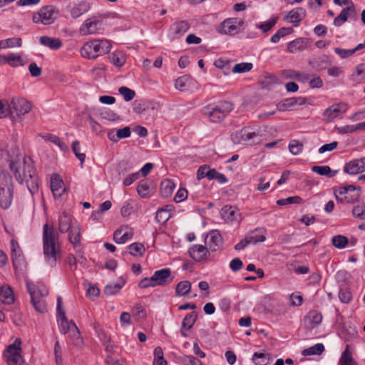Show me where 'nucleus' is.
<instances>
[{"label":"nucleus","mask_w":365,"mask_h":365,"mask_svg":"<svg viewBox=\"0 0 365 365\" xmlns=\"http://www.w3.org/2000/svg\"><path fill=\"white\" fill-rule=\"evenodd\" d=\"M46 141H49L56 145L62 151L68 150V146L58 136L53 134H46L42 136Z\"/></svg>","instance_id":"40"},{"label":"nucleus","mask_w":365,"mask_h":365,"mask_svg":"<svg viewBox=\"0 0 365 365\" xmlns=\"http://www.w3.org/2000/svg\"><path fill=\"white\" fill-rule=\"evenodd\" d=\"M264 137V135L259 128L245 127L232 133L231 140L235 144L253 145L262 143Z\"/></svg>","instance_id":"3"},{"label":"nucleus","mask_w":365,"mask_h":365,"mask_svg":"<svg viewBox=\"0 0 365 365\" xmlns=\"http://www.w3.org/2000/svg\"><path fill=\"white\" fill-rule=\"evenodd\" d=\"M22 45V40L21 38H9L3 41L2 48H9L14 47H21Z\"/></svg>","instance_id":"56"},{"label":"nucleus","mask_w":365,"mask_h":365,"mask_svg":"<svg viewBox=\"0 0 365 365\" xmlns=\"http://www.w3.org/2000/svg\"><path fill=\"white\" fill-rule=\"evenodd\" d=\"M322 320V314L317 311H310L304 318L306 326L309 329H314L317 327Z\"/></svg>","instance_id":"25"},{"label":"nucleus","mask_w":365,"mask_h":365,"mask_svg":"<svg viewBox=\"0 0 365 365\" xmlns=\"http://www.w3.org/2000/svg\"><path fill=\"white\" fill-rule=\"evenodd\" d=\"M28 292L31 297V302L34 307L35 310L40 313H43L46 311V304L41 297L36 295L35 291H33L30 287L29 282H26Z\"/></svg>","instance_id":"18"},{"label":"nucleus","mask_w":365,"mask_h":365,"mask_svg":"<svg viewBox=\"0 0 365 365\" xmlns=\"http://www.w3.org/2000/svg\"><path fill=\"white\" fill-rule=\"evenodd\" d=\"M154 285L157 286H166L172 282L173 277L171 274V270L169 268H164L154 272L152 275Z\"/></svg>","instance_id":"13"},{"label":"nucleus","mask_w":365,"mask_h":365,"mask_svg":"<svg viewBox=\"0 0 365 365\" xmlns=\"http://www.w3.org/2000/svg\"><path fill=\"white\" fill-rule=\"evenodd\" d=\"M302 200L299 196H292L287 198L277 200V205L279 206H284L289 204H299Z\"/></svg>","instance_id":"59"},{"label":"nucleus","mask_w":365,"mask_h":365,"mask_svg":"<svg viewBox=\"0 0 365 365\" xmlns=\"http://www.w3.org/2000/svg\"><path fill=\"white\" fill-rule=\"evenodd\" d=\"M350 3L351 5L343 9L340 14L334 19V26H340L347 21L348 16H355L356 10L354 5L352 2Z\"/></svg>","instance_id":"19"},{"label":"nucleus","mask_w":365,"mask_h":365,"mask_svg":"<svg viewBox=\"0 0 365 365\" xmlns=\"http://www.w3.org/2000/svg\"><path fill=\"white\" fill-rule=\"evenodd\" d=\"M252 360L256 365H267L269 362V355L266 353L255 352Z\"/></svg>","instance_id":"51"},{"label":"nucleus","mask_w":365,"mask_h":365,"mask_svg":"<svg viewBox=\"0 0 365 365\" xmlns=\"http://www.w3.org/2000/svg\"><path fill=\"white\" fill-rule=\"evenodd\" d=\"M253 68L252 63L243 62L237 63L232 68V72L234 73H244L250 71Z\"/></svg>","instance_id":"53"},{"label":"nucleus","mask_w":365,"mask_h":365,"mask_svg":"<svg viewBox=\"0 0 365 365\" xmlns=\"http://www.w3.org/2000/svg\"><path fill=\"white\" fill-rule=\"evenodd\" d=\"M21 340L16 338L4 352L7 365H26L21 356Z\"/></svg>","instance_id":"6"},{"label":"nucleus","mask_w":365,"mask_h":365,"mask_svg":"<svg viewBox=\"0 0 365 365\" xmlns=\"http://www.w3.org/2000/svg\"><path fill=\"white\" fill-rule=\"evenodd\" d=\"M60 331L63 334H70V336L73 339H80L81 333L75 322H68L66 316V312H62L61 314H57Z\"/></svg>","instance_id":"8"},{"label":"nucleus","mask_w":365,"mask_h":365,"mask_svg":"<svg viewBox=\"0 0 365 365\" xmlns=\"http://www.w3.org/2000/svg\"><path fill=\"white\" fill-rule=\"evenodd\" d=\"M243 219L241 212L236 207L230 206V228L237 230Z\"/></svg>","instance_id":"24"},{"label":"nucleus","mask_w":365,"mask_h":365,"mask_svg":"<svg viewBox=\"0 0 365 365\" xmlns=\"http://www.w3.org/2000/svg\"><path fill=\"white\" fill-rule=\"evenodd\" d=\"M340 365H357L354 359L351 356V353L349 349V346H346L345 350L342 352L339 359Z\"/></svg>","instance_id":"41"},{"label":"nucleus","mask_w":365,"mask_h":365,"mask_svg":"<svg viewBox=\"0 0 365 365\" xmlns=\"http://www.w3.org/2000/svg\"><path fill=\"white\" fill-rule=\"evenodd\" d=\"M11 312L10 317L12 322L17 326H21L23 324L22 314L17 306L14 307L9 310Z\"/></svg>","instance_id":"52"},{"label":"nucleus","mask_w":365,"mask_h":365,"mask_svg":"<svg viewBox=\"0 0 365 365\" xmlns=\"http://www.w3.org/2000/svg\"><path fill=\"white\" fill-rule=\"evenodd\" d=\"M9 168L20 184L25 183L33 195L38 190V177L31 158L24 156L22 160H11Z\"/></svg>","instance_id":"1"},{"label":"nucleus","mask_w":365,"mask_h":365,"mask_svg":"<svg viewBox=\"0 0 365 365\" xmlns=\"http://www.w3.org/2000/svg\"><path fill=\"white\" fill-rule=\"evenodd\" d=\"M192 80V78L189 76L185 75L180 76L175 80V87L178 90L184 91L187 90V87L189 86Z\"/></svg>","instance_id":"44"},{"label":"nucleus","mask_w":365,"mask_h":365,"mask_svg":"<svg viewBox=\"0 0 365 365\" xmlns=\"http://www.w3.org/2000/svg\"><path fill=\"white\" fill-rule=\"evenodd\" d=\"M170 217V213L169 210L165 208L158 209L156 212L155 220L159 224L165 223Z\"/></svg>","instance_id":"54"},{"label":"nucleus","mask_w":365,"mask_h":365,"mask_svg":"<svg viewBox=\"0 0 365 365\" xmlns=\"http://www.w3.org/2000/svg\"><path fill=\"white\" fill-rule=\"evenodd\" d=\"M9 108L10 112L13 110L18 117H21L31 110V103L24 98L14 97L9 105Z\"/></svg>","instance_id":"10"},{"label":"nucleus","mask_w":365,"mask_h":365,"mask_svg":"<svg viewBox=\"0 0 365 365\" xmlns=\"http://www.w3.org/2000/svg\"><path fill=\"white\" fill-rule=\"evenodd\" d=\"M111 47V43L108 40L94 39L84 43L81 48V54L83 58L95 59L108 53Z\"/></svg>","instance_id":"4"},{"label":"nucleus","mask_w":365,"mask_h":365,"mask_svg":"<svg viewBox=\"0 0 365 365\" xmlns=\"http://www.w3.org/2000/svg\"><path fill=\"white\" fill-rule=\"evenodd\" d=\"M11 259L15 271L22 270L25 260L21 249L16 240H11Z\"/></svg>","instance_id":"11"},{"label":"nucleus","mask_w":365,"mask_h":365,"mask_svg":"<svg viewBox=\"0 0 365 365\" xmlns=\"http://www.w3.org/2000/svg\"><path fill=\"white\" fill-rule=\"evenodd\" d=\"M118 92L120 95H122L124 98V100L125 101H130L133 99V98L135 96V91L125 87V86H121L118 88Z\"/></svg>","instance_id":"58"},{"label":"nucleus","mask_w":365,"mask_h":365,"mask_svg":"<svg viewBox=\"0 0 365 365\" xmlns=\"http://www.w3.org/2000/svg\"><path fill=\"white\" fill-rule=\"evenodd\" d=\"M58 234L53 225L46 223L43 227V250L46 262L51 267L61 258V247L58 243Z\"/></svg>","instance_id":"2"},{"label":"nucleus","mask_w":365,"mask_h":365,"mask_svg":"<svg viewBox=\"0 0 365 365\" xmlns=\"http://www.w3.org/2000/svg\"><path fill=\"white\" fill-rule=\"evenodd\" d=\"M14 185L11 175L6 171L0 173V206L7 209L13 199Z\"/></svg>","instance_id":"5"},{"label":"nucleus","mask_w":365,"mask_h":365,"mask_svg":"<svg viewBox=\"0 0 365 365\" xmlns=\"http://www.w3.org/2000/svg\"><path fill=\"white\" fill-rule=\"evenodd\" d=\"M277 16H273L269 21L259 25L258 28L260 29L263 32H267L274 26V25L277 24Z\"/></svg>","instance_id":"63"},{"label":"nucleus","mask_w":365,"mask_h":365,"mask_svg":"<svg viewBox=\"0 0 365 365\" xmlns=\"http://www.w3.org/2000/svg\"><path fill=\"white\" fill-rule=\"evenodd\" d=\"M71 148L74 153L76 157L81 161V165L83 166V163L86 159V154L80 153V143L78 140H75L72 143Z\"/></svg>","instance_id":"60"},{"label":"nucleus","mask_w":365,"mask_h":365,"mask_svg":"<svg viewBox=\"0 0 365 365\" xmlns=\"http://www.w3.org/2000/svg\"><path fill=\"white\" fill-rule=\"evenodd\" d=\"M292 31L293 29L291 27H282L272 36L270 41L274 43H277L281 38L291 34Z\"/></svg>","instance_id":"49"},{"label":"nucleus","mask_w":365,"mask_h":365,"mask_svg":"<svg viewBox=\"0 0 365 365\" xmlns=\"http://www.w3.org/2000/svg\"><path fill=\"white\" fill-rule=\"evenodd\" d=\"M90 9V4L86 1H81L75 4L71 9V15L73 19L80 17Z\"/></svg>","instance_id":"28"},{"label":"nucleus","mask_w":365,"mask_h":365,"mask_svg":"<svg viewBox=\"0 0 365 365\" xmlns=\"http://www.w3.org/2000/svg\"><path fill=\"white\" fill-rule=\"evenodd\" d=\"M331 242H332V245L335 247H336L338 249H342L346 246V245L348 243V239L345 236L339 235L334 236L332 238Z\"/></svg>","instance_id":"57"},{"label":"nucleus","mask_w":365,"mask_h":365,"mask_svg":"<svg viewBox=\"0 0 365 365\" xmlns=\"http://www.w3.org/2000/svg\"><path fill=\"white\" fill-rule=\"evenodd\" d=\"M337 201L342 203H354L361 195V188L354 185H345L339 188L338 192L334 193Z\"/></svg>","instance_id":"7"},{"label":"nucleus","mask_w":365,"mask_h":365,"mask_svg":"<svg viewBox=\"0 0 365 365\" xmlns=\"http://www.w3.org/2000/svg\"><path fill=\"white\" fill-rule=\"evenodd\" d=\"M205 243L212 252L217 251L222 244V238L217 230H212L207 233Z\"/></svg>","instance_id":"15"},{"label":"nucleus","mask_w":365,"mask_h":365,"mask_svg":"<svg viewBox=\"0 0 365 365\" xmlns=\"http://www.w3.org/2000/svg\"><path fill=\"white\" fill-rule=\"evenodd\" d=\"M125 282L123 279H120V282H110L108 283L104 289V294L107 296H111L117 294L125 285Z\"/></svg>","instance_id":"31"},{"label":"nucleus","mask_w":365,"mask_h":365,"mask_svg":"<svg viewBox=\"0 0 365 365\" xmlns=\"http://www.w3.org/2000/svg\"><path fill=\"white\" fill-rule=\"evenodd\" d=\"M190 257L197 262H200L207 258L208 248L201 245H195L189 250Z\"/></svg>","instance_id":"20"},{"label":"nucleus","mask_w":365,"mask_h":365,"mask_svg":"<svg viewBox=\"0 0 365 365\" xmlns=\"http://www.w3.org/2000/svg\"><path fill=\"white\" fill-rule=\"evenodd\" d=\"M324 351V346L322 344L318 343L309 348L305 349L302 351L304 356L312 355H319Z\"/></svg>","instance_id":"43"},{"label":"nucleus","mask_w":365,"mask_h":365,"mask_svg":"<svg viewBox=\"0 0 365 365\" xmlns=\"http://www.w3.org/2000/svg\"><path fill=\"white\" fill-rule=\"evenodd\" d=\"M306 48V43L303 38H297L291 41L287 46L289 53H295L302 51Z\"/></svg>","instance_id":"32"},{"label":"nucleus","mask_w":365,"mask_h":365,"mask_svg":"<svg viewBox=\"0 0 365 365\" xmlns=\"http://www.w3.org/2000/svg\"><path fill=\"white\" fill-rule=\"evenodd\" d=\"M191 290V283L187 281L180 282L175 287V294L178 297L185 296L190 293Z\"/></svg>","instance_id":"33"},{"label":"nucleus","mask_w":365,"mask_h":365,"mask_svg":"<svg viewBox=\"0 0 365 365\" xmlns=\"http://www.w3.org/2000/svg\"><path fill=\"white\" fill-rule=\"evenodd\" d=\"M344 171L349 175H356L365 171V157L359 159H354L346 163Z\"/></svg>","instance_id":"14"},{"label":"nucleus","mask_w":365,"mask_h":365,"mask_svg":"<svg viewBox=\"0 0 365 365\" xmlns=\"http://www.w3.org/2000/svg\"><path fill=\"white\" fill-rule=\"evenodd\" d=\"M354 217L359 220H365V203H361L354 206L352 209Z\"/></svg>","instance_id":"61"},{"label":"nucleus","mask_w":365,"mask_h":365,"mask_svg":"<svg viewBox=\"0 0 365 365\" xmlns=\"http://www.w3.org/2000/svg\"><path fill=\"white\" fill-rule=\"evenodd\" d=\"M69 232V241L70 242L76 246L80 244L81 242V230L78 226H73V227L68 231Z\"/></svg>","instance_id":"46"},{"label":"nucleus","mask_w":365,"mask_h":365,"mask_svg":"<svg viewBox=\"0 0 365 365\" xmlns=\"http://www.w3.org/2000/svg\"><path fill=\"white\" fill-rule=\"evenodd\" d=\"M213 173L214 169H211L207 165H202L197 170V178L200 180L207 178L209 180H211V178H213Z\"/></svg>","instance_id":"35"},{"label":"nucleus","mask_w":365,"mask_h":365,"mask_svg":"<svg viewBox=\"0 0 365 365\" xmlns=\"http://www.w3.org/2000/svg\"><path fill=\"white\" fill-rule=\"evenodd\" d=\"M101 21L93 19H88L80 27L79 31L82 35L94 34L101 29Z\"/></svg>","instance_id":"16"},{"label":"nucleus","mask_w":365,"mask_h":365,"mask_svg":"<svg viewBox=\"0 0 365 365\" xmlns=\"http://www.w3.org/2000/svg\"><path fill=\"white\" fill-rule=\"evenodd\" d=\"M110 62L115 66H123L125 61L126 58L124 53L121 52H113L109 56Z\"/></svg>","instance_id":"39"},{"label":"nucleus","mask_w":365,"mask_h":365,"mask_svg":"<svg viewBox=\"0 0 365 365\" xmlns=\"http://www.w3.org/2000/svg\"><path fill=\"white\" fill-rule=\"evenodd\" d=\"M306 16V11L302 7L291 10L285 16V19L297 26L299 23Z\"/></svg>","instance_id":"22"},{"label":"nucleus","mask_w":365,"mask_h":365,"mask_svg":"<svg viewBox=\"0 0 365 365\" xmlns=\"http://www.w3.org/2000/svg\"><path fill=\"white\" fill-rule=\"evenodd\" d=\"M51 190L55 198L60 197L66 191L63 180L57 175H53L51 178Z\"/></svg>","instance_id":"21"},{"label":"nucleus","mask_w":365,"mask_h":365,"mask_svg":"<svg viewBox=\"0 0 365 365\" xmlns=\"http://www.w3.org/2000/svg\"><path fill=\"white\" fill-rule=\"evenodd\" d=\"M129 252L134 257H141L145 252L144 245L141 243L135 242L128 246Z\"/></svg>","instance_id":"47"},{"label":"nucleus","mask_w":365,"mask_h":365,"mask_svg":"<svg viewBox=\"0 0 365 365\" xmlns=\"http://www.w3.org/2000/svg\"><path fill=\"white\" fill-rule=\"evenodd\" d=\"M244 21L236 18H230V35H235L243 29Z\"/></svg>","instance_id":"42"},{"label":"nucleus","mask_w":365,"mask_h":365,"mask_svg":"<svg viewBox=\"0 0 365 365\" xmlns=\"http://www.w3.org/2000/svg\"><path fill=\"white\" fill-rule=\"evenodd\" d=\"M312 170L320 175H324L329 178L335 176L338 172L337 170H331L330 167L327 165H315L312 168Z\"/></svg>","instance_id":"34"},{"label":"nucleus","mask_w":365,"mask_h":365,"mask_svg":"<svg viewBox=\"0 0 365 365\" xmlns=\"http://www.w3.org/2000/svg\"><path fill=\"white\" fill-rule=\"evenodd\" d=\"M175 186V184L170 180H165L160 185V193L164 197H168L171 195Z\"/></svg>","instance_id":"36"},{"label":"nucleus","mask_w":365,"mask_h":365,"mask_svg":"<svg viewBox=\"0 0 365 365\" xmlns=\"http://www.w3.org/2000/svg\"><path fill=\"white\" fill-rule=\"evenodd\" d=\"M205 114L207 115L211 121L214 123H219L222 121L226 116V111L225 109H221L217 107H207L204 110Z\"/></svg>","instance_id":"23"},{"label":"nucleus","mask_w":365,"mask_h":365,"mask_svg":"<svg viewBox=\"0 0 365 365\" xmlns=\"http://www.w3.org/2000/svg\"><path fill=\"white\" fill-rule=\"evenodd\" d=\"M247 240H248L250 244L256 245L258 242H262L265 241L266 237L264 234L261 235H248L246 236Z\"/></svg>","instance_id":"64"},{"label":"nucleus","mask_w":365,"mask_h":365,"mask_svg":"<svg viewBox=\"0 0 365 365\" xmlns=\"http://www.w3.org/2000/svg\"><path fill=\"white\" fill-rule=\"evenodd\" d=\"M133 236V229L128 226H122L113 233V240L117 244H123Z\"/></svg>","instance_id":"17"},{"label":"nucleus","mask_w":365,"mask_h":365,"mask_svg":"<svg viewBox=\"0 0 365 365\" xmlns=\"http://www.w3.org/2000/svg\"><path fill=\"white\" fill-rule=\"evenodd\" d=\"M54 356L56 365H63L62 349L58 340L55 342L54 344Z\"/></svg>","instance_id":"62"},{"label":"nucleus","mask_w":365,"mask_h":365,"mask_svg":"<svg viewBox=\"0 0 365 365\" xmlns=\"http://www.w3.org/2000/svg\"><path fill=\"white\" fill-rule=\"evenodd\" d=\"M288 148L292 155H297L302 152L304 145L299 140L293 139L289 141Z\"/></svg>","instance_id":"50"},{"label":"nucleus","mask_w":365,"mask_h":365,"mask_svg":"<svg viewBox=\"0 0 365 365\" xmlns=\"http://www.w3.org/2000/svg\"><path fill=\"white\" fill-rule=\"evenodd\" d=\"M348 109L347 104L344 103H335L327 108L323 112V118L326 122H331L341 115L344 113Z\"/></svg>","instance_id":"12"},{"label":"nucleus","mask_w":365,"mask_h":365,"mask_svg":"<svg viewBox=\"0 0 365 365\" xmlns=\"http://www.w3.org/2000/svg\"><path fill=\"white\" fill-rule=\"evenodd\" d=\"M71 225V216L66 212H63L58 217V231L61 233H66L73 227Z\"/></svg>","instance_id":"27"},{"label":"nucleus","mask_w":365,"mask_h":365,"mask_svg":"<svg viewBox=\"0 0 365 365\" xmlns=\"http://www.w3.org/2000/svg\"><path fill=\"white\" fill-rule=\"evenodd\" d=\"M39 42L41 45L53 50H58L62 46V42L58 38L43 36L40 37Z\"/></svg>","instance_id":"29"},{"label":"nucleus","mask_w":365,"mask_h":365,"mask_svg":"<svg viewBox=\"0 0 365 365\" xmlns=\"http://www.w3.org/2000/svg\"><path fill=\"white\" fill-rule=\"evenodd\" d=\"M197 317V313L195 312L187 314L182 320V329H190L195 323Z\"/></svg>","instance_id":"38"},{"label":"nucleus","mask_w":365,"mask_h":365,"mask_svg":"<svg viewBox=\"0 0 365 365\" xmlns=\"http://www.w3.org/2000/svg\"><path fill=\"white\" fill-rule=\"evenodd\" d=\"M58 16V11L53 6H45L33 16V21L44 25L52 24Z\"/></svg>","instance_id":"9"},{"label":"nucleus","mask_w":365,"mask_h":365,"mask_svg":"<svg viewBox=\"0 0 365 365\" xmlns=\"http://www.w3.org/2000/svg\"><path fill=\"white\" fill-rule=\"evenodd\" d=\"M0 301L9 305L14 304L15 298L10 286L4 284L0 287Z\"/></svg>","instance_id":"26"},{"label":"nucleus","mask_w":365,"mask_h":365,"mask_svg":"<svg viewBox=\"0 0 365 365\" xmlns=\"http://www.w3.org/2000/svg\"><path fill=\"white\" fill-rule=\"evenodd\" d=\"M6 63L11 67H17L19 66H24L25 64L21 56L16 53H10L6 55Z\"/></svg>","instance_id":"45"},{"label":"nucleus","mask_w":365,"mask_h":365,"mask_svg":"<svg viewBox=\"0 0 365 365\" xmlns=\"http://www.w3.org/2000/svg\"><path fill=\"white\" fill-rule=\"evenodd\" d=\"M331 65V63L327 56H323L316 61L313 64V68L317 71H322L327 69Z\"/></svg>","instance_id":"55"},{"label":"nucleus","mask_w":365,"mask_h":365,"mask_svg":"<svg viewBox=\"0 0 365 365\" xmlns=\"http://www.w3.org/2000/svg\"><path fill=\"white\" fill-rule=\"evenodd\" d=\"M189 29L190 24L186 21H179L174 23L171 26V30L177 38L184 35Z\"/></svg>","instance_id":"30"},{"label":"nucleus","mask_w":365,"mask_h":365,"mask_svg":"<svg viewBox=\"0 0 365 365\" xmlns=\"http://www.w3.org/2000/svg\"><path fill=\"white\" fill-rule=\"evenodd\" d=\"M137 192L141 197H148L150 195V187L148 180H140L137 185Z\"/></svg>","instance_id":"48"},{"label":"nucleus","mask_w":365,"mask_h":365,"mask_svg":"<svg viewBox=\"0 0 365 365\" xmlns=\"http://www.w3.org/2000/svg\"><path fill=\"white\" fill-rule=\"evenodd\" d=\"M297 105L295 97L284 99L277 104V108L279 111L289 110L293 106Z\"/></svg>","instance_id":"37"}]
</instances>
